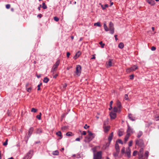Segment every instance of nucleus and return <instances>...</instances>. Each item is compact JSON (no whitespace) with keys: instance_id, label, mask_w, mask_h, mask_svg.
Returning <instances> with one entry per match:
<instances>
[{"instance_id":"1","label":"nucleus","mask_w":159,"mask_h":159,"mask_svg":"<svg viewBox=\"0 0 159 159\" xmlns=\"http://www.w3.org/2000/svg\"><path fill=\"white\" fill-rule=\"evenodd\" d=\"M144 144L143 141L142 139H140V148L141 149L140 150V159H147L149 154V152L148 151H146L144 155H143V150L144 148Z\"/></svg>"},{"instance_id":"2","label":"nucleus","mask_w":159,"mask_h":159,"mask_svg":"<svg viewBox=\"0 0 159 159\" xmlns=\"http://www.w3.org/2000/svg\"><path fill=\"white\" fill-rule=\"evenodd\" d=\"M88 132L89 133V134L85 137L84 141L85 142L89 143L94 138L95 134L91 133V132L89 130L88 131Z\"/></svg>"},{"instance_id":"3","label":"nucleus","mask_w":159,"mask_h":159,"mask_svg":"<svg viewBox=\"0 0 159 159\" xmlns=\"http://www.w3.org/2000/svg\"><path fill=\"white\" fill-rule=\"evenodd\" d=\"M60 63V60L58 59L55 64L53 66L52 68L51 72H55L57 70V68L59 65Z\"/></svg>"},{"instance_id":"4","label":"nucleus","mask_w":159,"mask_h":159,"mask_svg":"<svg viewBox=\"0 0 159 159\" xmlns=\"http://www.w3.org/2000/svg\"><path fill=\"white\" fill-rule=\"evenodd\" d=\"M102 152L101 151L97 152L96 154H94L93 159H101Z\"/></svg>"},{"instance_id":"5","label":"nucleus","mask_w":159,"mask_h":159,"mask_svg":"<svg viewBox=\"0 0 159 159\" xmlns=\"http://www.w3.org/2000/svg\"><path fill=\"white\" fill-rule=\"evenodd\" d=\"M109 27L110 33L111 34H113L114 32V27L113 24L111 22H110L109 23Z\"/></svg>"},{"instance_id":"6","label":"nucleus","mask_w":159,"mask_h":159,"mask_svg":"<svg viewBox=\"0 0 159 159\" xmlns=\"http://www.w3.org/2000/svg\"><path fill=\"white\" fill-rule=\"evenodd\" d=\"M138 68V66H131L130 68H128L126 70V72L127 73H130L131 71H134Z\"/></svg>"},{"instance_id":"7","label":"nucleus","mask_w":159,"mask_h":159,"mask_svg":"<svg viewBox=\"0 0 159 159\" xmlns=\"http://www.w3.org/2000/svg\"><path fill=\"white\" fill-rule=\"evenodd\" d=\"M81 67L80 65H77L76 67V70L75 71L76 74L78 76L80 75L81 73Z\"/></svg>"},{"instance_id":"8","label":"nucleus","mask_w":159,"mask_h":159,"mask_svg":"<svg viewBox=\"0 0 159 159\" xmlns=\"http://www.w3.org/2000/svg\"><path fill=\"white\" fill-rule=\"evenodd\" d=\"M32 152L31 150L30 151L23 157V159H30L31 157V153Z\"/></svg>"},{"instance_id":"9","label":"nucleus","mask_w":159,"mask_h":159,"mask_svg":"<svg viewBox=\"0 0 159 159\" xmlns=\"http://www.w3.org/2000/svg\"><path fill=\"white\" fill-rule=\"evenodd\" d=\"M34 130V128L33 127H30L28 131L27 136L29 138L30 137Z\"/></svg>"},{"instance_id":"10","label":"nucleus","mask_w":159,"mask_h":159,"mask_svg":"<svg viewBox=\"0 0 159 159\" xmlns=\"http://www.w3.org/2000/svg\"><path fill=\"white\" fill-rule=\"evenodd\" d=\"M110 115L111 119H114L116 117V113L112 111L110 112Z\"/></svg>"},{"instance_id":"11","label":"nucleus","mask_w":159,"mask_h":159,"mask_svg":"<svg viewBox=\"0 0 159 159\" xmlns=\"http://www.w3.org/2000/svg\"><path fill=\"white\" fill-rule=\"evenodd\" d=\"M128 128L127 130V134H129V135H130L131 134L133 133V129L131 128L129 124L127 125Z\"/></svg>"},{"instance_id":"12","label":"nucleus","mask_w":159,"mask_h":159,"mask_svg":"<svg viewBox=\"0 0 159 159\" xmlns=\"http://www.w3.org/2000/svg\"><path fill=\"white\" fill-rule=\"evenodd\" d=\"M128 158H129L131 156V149L129 147L126 149V151L125 152Z\"/></svg>"},{"instance_id":"13","label":"nucleus","mask_w":159,"mask_h":159,"mask_svg":"<svg viewBox=\"0 0 159 159\" xmlns=\"http://www.w3.org/2000/svg\"><path fill=\"white\" fill-rule=\"evenodd\" d=\"M103 128L104 132L107 133L110 130V126L109 125H107V126H103Z\"/></svg>"},{"instance_id":"14","label":"nucleus","mask_w":159,"mask_h":159,"mask_svg":"<svg viewBox=\"0 0 159 159\" xmlns=\"http://www.w3.org/2000/svg\"><path fill=\"white\" fill-rule=\"evenodd\" d=\"M113 133L111 132L109 135L108 139V141L109 142V144L110 143V142H111L113 137Z\"/></svg>"},{"instance_id":"15","label":"nucleus","mask_w":159,"mask_h":159,"mask_svg":"<svg viewBox=\"0 0 159 159\" xmlns=\"http://www.w3.org/2000/svg\"><path fill=\"white\" fill-rule=\"evenodd\" d=\"M43 132V130L42 128H39L36 129V134H40Z\"/></svg>"},{"instance_id":"16","label":"nucleus","mask_w":159,"mask_h":159,"mask_svg":"<svg viewBox=\"0 0 159 159\" xmlns=\"http://www.w3.org/2000/svg\"><path fill=\"white\" fill-rule=\"evenodd\" d=\"M113 111L114 112H118V113H120L121 111V110L119 109L118 107H115L113 108Z\"/></svg>"},{"instance_id":"17","label":"nucleus","mask_w":159,"mask_h":159,"mask_svg":"<svg viewBox=\"0 0 159 159\" xmlns=\"http://www.w3.org/2000/svg\"><path fill=\"white\" fill-rule=\"evenodd\" d=\"M147 2L151 5H153L155 4L154 0H146Z\"/></svg>"},{"instance_id":"18","label":"nucleus","mask_w":159,"mask_h":159,"mask_svg":"<svg viewBox=\"0 0 159 159\" xmlns=\"http://www.w3.org/2000/svg\"><path fill=\"white\" fill-rule=\"evenodd\" d=\"M115 149H116V152H119L120 149L119 146V145L118 143H116L115 145Z\"/></svg>"},{"instance_id":"19","label":"nucleus","mask_w":159,"mask_h":159,"mask_svg":"<svg viewBox=\"0 0 159 159\" xmlns=\"http://www.w3.org/2000/svg\"><path fill=\"white\" fill-rule=\"evenodd\" d=\"M130 135H129V134H127L125 138L124 141L126 143L128 140L129 137Z\"/></svg>"},{"instance_id":"20","label":"nucleus","mask_w":159,"mask_h":159,"mask_svg":"<svg viewBox=\"0 0 159 159\" xmlns=\"http://www.w3.org/2000/svg\"><path fill=\"white\" fill-rule=\"evenodd\" d=\"M56 134L58 136L60 137V139H61L62 138V136L61 134V131H58V132L56 133Z\"/></svg>"},{"instance_id":"21","label":"nucleus","mask_w":159,"mask_h":159,"mask_svg":"<svg viewBox=\"0 0 159 159\" xmlns=\"http://www.w3.org/2000/svg\"><path fill=\"white\" fill-rule=\"evenodd\" d=\"M74 135V134L71 132H68L66 134V135L67 136H72Z\"/></svg>"},{"instance_id":"22","label":"nucleus","mask_w":159,"mask_h":159,"mask_svg":"<svg viewBox=\"0 0 159 159\" xmlns=\"http://www.w3.org/2000/svg\"><path fill=\"white\" fill-rule=\"evenodd\" d=\"M117 107L119 109H120V108L121 107V102L119 101H117Z\"/></svg>"},{"instance_id":"23","label":"nucleus","mask_w":159,"mask_h":159,"mask_svg":"<svg viewBox=\"0 0 159 159\" xmlns=\"http://www.w3.org/2000/svg\"><path fill=\"white\" fill-rule=\"evenodd\" d=\"M128 117L129 119L132 120V121H134L135 120V118H134L133 116L131 114H129L128 115Z\"/></svg>"},{"instance_id":"24","label":"nucleus","mask_w":159,"mask_h":159,"mask_svg":"<svg viewBox=\"0 0 159 159\" xmlns=\"http://www.w3.org/2000/svg\"><path fill=\"white\" fill-rule=\"evenodd\" d=\"M49 79L47 77H46L44 78L43 82L44 83H47L49 81Z\"/></svg>"},{"instance_id":"25","label":"nucleus","mask_w":159,"mask_h":159,"mask_svg":"<svg viewBox=\"0 0 159 159\" xmlns=\"http://www.w3.org/2000/svg\"><path fill=\"white\" fill-rule=\"evenodd\" d=\"M118 47L121 49L123 48L124 47V45L123 43H120L118 45Z\"/></svg>"},{"instance_id":"26","label":"nucleus","mask_w":159,"mask_h":159,"mask_svg":"<svg viewBox=\"0 0 159 159\" xmlns=\"http://www.w3.org/2000/svg\"><path fill=\"white\" fill-rule=\"evenodd\" d=\"M80 52L78 51L75 54V56L74 58L75 59H76L77 58L79 57L80 56Z\"/></svg>"},{"instance_id":"27","label":"nucleus","mask_w":159,"mask_h":159,"mask_svg":"<svg viewBox=\"0 0 159 159\" xmlns=\"http://www.w3.org/2000/svg\"><path fill=\"white\" fill-rule=\"evenodd\" d=\"M103 26H104V28L105 29V30L106 31H107L110 30L107 27V25H106L105 23H104V24Z\"/></svg>"},{"instance_id":"28","label":"nucleus","mask_w":159,"mask_h":159,"mask_svg":"<svg viewBox=\"0 0 159 159\" xmlns=\"http://www.w3.org/2000/svg\"><path fill=\"white\" fill-rule=\"evenodd\" d=\"M26 89L27 92L30 93L32 90V87L30 86L29 88H26Z\"/></svg>"},{"instance_id":"29","label":"nucleus","mask_w":159,"mask_h":159,"mask_svg":"<svg viewBox=\"0 0 159 159\" xmlns=\"http://www.w3.org/2000/svg\"><path fill=\"white\" fill-rule=\"evenodd\" d=\"M123 134V132L120 130L118 132V135L119 136H122Z\"/></svg>"},{"instance_id":"30","label":"nucleus","mask_w":159,"mask_h":159,"mask_svg":"<svg viewBox=\"0 0 159 159\" xmlns=\"http://www.w3.org/2000/svg\"><path fill=\"white\" fill-rule=\"evenodd\" d=\"M42 7L44 9H46L47 8V5L44 2H43L42 3Z\"/></svg>"},{"instance_id":"31","label":"nucleus","mask_w":159,"mask_h":159,"mask_svg":"<svg viewBox=\"0 0 159 159\" xmlns=\"http://www.w3.org/2000/svg\"><path fill=\"white\" fill-rule=\"evenodd\" d=\"M59 152L58 151L56 150L53 152L52 154L54 155H59Z\"/></svg>"},{"instance_id":"32","label":"nucleus","mask_w":159,"mask_h":159,"mask_svg":"<svg viewBox=\"0 0 159 159\" xmlns=\"http://www.w3.org/2000/svg\"><path fill=\"white\" fill-rule=\"evenodd\" d=\"M116 143H120V144H123V141H122V140L121 139H118L116 141Z\"/></svg>"},{"instance_id":"33","label":"nucleus","mask_w":159,"mask_h":159,"mask_svg":"<svg viewBox=\"0 0 159 159\" xmlns=\"http://www.w3.org/2000/svg\"><path fill=\"white\" fill-rule=\"evenodd\" d=\"M107 65L110 66H112V62L110 60L108 62Z\"/></svg>"},{"instance_id":"34","label":"nucleus","mask_w":159,"mask_h":159,"mask_svg":"<svg viewBox=\"0 0 159 159\" xmlns=\"http://www.w3.org/2000/svg\"><path fill=\"white\" fill-rule=\"evenodd\" d=\"M37 109L34 108H32L31 110V111L34 113H36L37 112Z\"/></svg>"},{"instance_id":"35","label":"nucleus","mask_w":159,"mask_h":159,"mask_svg":"<svg viewBox=\"0 0 159 159\" xmlns=\"http://www.w3.org/2000/svg\"><path fill=\"white\" fill-rule=\"evenodd\" d=\"M102 9L104 10H105L106 8L108 7V5L107 4H106L105 5L104 7H103L102 6Z\"/></svg>"},{"instance_id":"36","label":"nucleus","mask_w":159,"mask_h":159,"mask_svg":"<svg viewBox=\"0 0 159 159\" xmlns=\"http://www.w3.org/2000/svg\"><path fill=\"white\" fill-rule=\"evenodd\" d=\"M94 25H96L97 26L100 27L101 26V24L100 22H98L94 24Z\"/></svg>"},{"instance_id":"37","label":"nucleus","mask_w":159,"mask_h":159,"mask_svg":"<svg viewBox=\"0 0 159 159\" xmlns=\"http://www.w3.org/2000/svg\"><path fill=\"white\" fill-rule=\"evenodd\" d=\"M99 44L101 45V47L102 48H103L105 45V44L102 43V41L99 42Z\"/></svg>"},{"instance_id":"38","label":"nucleus","mask_w":159,"mask_h":159,"mask_svg":"<svg viewBox=\"0 0 159 159\" xmlns=\"http://www.w3.org/2000/svg\"><path fill=\"white\" fill-rule=\"evenodd\" d=\"M8 141V139H7L5 142L3 143V145L4 146H6L7 145Z\"/></svg>"},{"instance_id":"39","label":"nucleus","mask_w":159,"mask_h":159,"mask_svg":"<svg viewBox=\"0 0 159 159\" xmlns=\"http://www.w3.org/2000/svg\"><path fill=\"white\" fill-rule=\"evenodd\" d=\"M55 72H53L52 74V76L53 78L56 79L57 78V77L58 76V75L57 74H56L55 75H54Z\"/></svg>"},{"instance_id":"40","label":"nucleus","mask_w":159,"mask_h":159,"mask_svg":"<svg viewBox=\"0 0 159 159\" xmlns=\"http://www.w3.org/2000/svg\"><path fill=\"white\" fill-rule=\"evenodd\" d=\"M119 152H114L113 153V156L115 157H116L119 154Z\"/></svg>"},{"instance_id":"41","label":"nucleus","mask_w":159,"mask_h":159,"mask_svg":"<svg viewBox=\"0 0 159 159\" xmlns=\"http://www.w3.org/2000/svg\"><path fill=\"white\" fill-rule=\"evenodd\" d=\"M108 124V122L107 121H105L103 123V126H107V125Z\"/></svg>"},{"instance_id":"42","label":"nucleus","mask_w":159,"mask_h":159,"mask_svg":"<svg viewBox=\"0 0 159 159\" xmlns=\"http://www.w3.org/2000/svg\"><path fill=\"white\" fill-rule=\"evenodd\" d=\"M125 148L123 147L121 150V153L122 154L124 153H125Z\"/></svg>"},{"instance_id":"43","label":"nucleus","mask_w":159,"mask_h":159,"mask_svg":"<svg viewBox=\"0 0 159 159\" xmlns=\"http://www.w3.org/2000/svg\"><path fill=\"white\" fill-rule=\"evenodd\" d=\"M132 143H133V141L132 140H130L129 141V147H131L132 145Z\"/></svg>"},{"instance_id":"44","label":"nucleus","mask_w":159,"mask_h":159,"mask_svg":"<svg viewBox=\"0 0 159 159\" xmlns=\"http://www.w3.org/2000/svg\"><path fill=\"white\" fill-rule=\"evenodd\" d=\"M53 18H54V20L56 21H58L59 20V18L58 17H57L55 16Z\"/></svg>"},{"instance_id":"45","label":"nucleus","mask_w":159,"mask_h":159,"mask_svg":"<svg viewBox=\"0 0 159 159\" xmlns=\"http://www.w3.org/2000/svg\"><path fill=\"white\" fill-rule=\"evenodd\" d=\"M138 152L137 151H134L133 152V156H135L137 154V153Z\"/></svg>"},{"instance_id":"46","label":"nucleus","mask_w":159,"mask_h":159,"mask_svg":"<svg viewBox=\"0 0 159 159\" xmlns=\"http://www.w3.org/2000/svg\"><path fill=\"white\" fill-rule=\"evenodd\" d=\"M11 5L9 4H7L6 5V7L7 9H9Z\"/></svg>"},{"instance_id":"47","label":"nucleus","mask_w":159,"mask_h":159,"mask_svg":"<svg viewBox=\"0 0 159 159\" xmlns=\"http://www.w3.org/2000/svg\"><path fill=\"white\" fill-rule=\"evenodd\" d=\"M134 75L133 74L130 75L129 76L130 79V80H133L134 78Z\"/></svg>"},{"instance_id":"48","label":"nucleus","mask_w":159,"mask_h":159,"mask_svg":"<svg viewBox=\"0 0 159 159\" xmlns=\"http://www.w3.org/2000/svg\"><path fill=\"white\" fill-rule=\"evenodd\" d=\"M36 118L38 119L39 120H40L41 119V116H40V115H37Z\"/></svg>"},{"instance_id":"49","label":"nucleus","mask_w":159,"mask_h":159,"mask_svg":"<svg viewBox=\"0 0 159 159\" xmlns=\"http://www.w3.org/2000/svg\"><path fill=\"white\" fill-rule=\"evenodd\" d=\"M89 126H88L87 124H86L85 125V126H84V128L85 129H87L88 128H89Z\"/></svg>"},{"instance_id":"50","label":"nucleus","mask_w":159,"mask_h":159,"mask_svg":"<svg viewBox=\"0 0 159 159\" xmlns=\"http://www.w3.org/2000/svg\"><path fill=\"white\" fill-rule=\"evenodd\" d=\"M136 144L138 146H139V141L138 140H137L136 141Z\"/></svg>"},{"instance_id":"51","label":"nucleus","mask_w":159,"mask_h":159,"mask_svg":"<svg viewBox=\"0 0 159 159\" xmlns=\"http://www.w3.org/2000/svg\"><path fill=\"white\" fill-rule=\"evenodd\" d=\"M67 129V127L66 126H64L61 128V129L62 130H65Z\"/></svg>"},{"instance_id":"52","label":"nucleus","mask_w":159,"mask_h":159,"mask_svg":"<svg viewBox=\"0 0 159 159\" xmlns=\"http://www.w3.org/2000/svg\"><path fill=\"white\" fill-rule=\"evenodd\" d=\"M7 113L8 116H10L11 115V113L9 110H8Z\"/></svg>"},{"instance_id":"53","label":"nucleus","mask_w":159,"mask_h":159,"mask_svg":"<svg viewBox=\"0 0 159 159\" xmlns=\"http://www.w3.org/2000/svg\"><path fill=\"white\" fill-rule=\"evenodd\" d=\"M156 48L154 46H152L151 47V49L153 51H155L156 50Z\"/></svg>"},{"instance_id":"54","label":"nucleus","mask_w":159,"mask_h":159,"mask_svg":"<svg viewBox=\"0 0 159 159\" xmlns=\"http://www.w3.org/2000/svg\"><path fill=\"white\" fill-rule=\"evenodd\" d=\"M70 53L68 52H67V53H66V57H67L68 58H69V56L70 55Z\"/></svg>"},{"instance_id":"55","label":"nucleus","mask_w":159,"mask_h":159,"mask_svg":"<svg viewBox=\"0 0 159 159\" xmlns=\"http://www.w3.org/2000/svg\"><path fill=\"white\" fill-rule=\"evenodd\" d=\"M95 54H94L93 55V57L91 58V59H95Z\"/></svg>"},{"instance_id":"56","label":"nucleus","mask_w":159,"mask_h":159,"mask_svg":"<svg viewBox=\"0 0 159 159\" xmlns=\"http://www.w3.org/2000/svg\"><path fill=\"white\" fill-rule=\"evenodd\" d=\"M82 135H86V132L85 131H83L82 133H81Z\"/></svg>"},{"instance_id":"57","label":"nucleus","mask_w":159,"mask_h":159,"mask_svg":"<svg viewBox=\"0 0 159 159\" xmlns=\"http://www.w3.org/2000/svg\"><path fill=\"white\" fill-rule=\"evenodd\" d=\"M41 86H40V85H38L37 86L38 89L37 90L38 91H39L41 90V88H40Z\"/></svg>"},{"instance_id":"58","label":"nucleus","mask_w":159,"mask_h":159,"mask_svg":"<svg viewBox=\"0 0 159 159\" xmlns=\"http://www.w3.org/2000/svg\"><path fill=\"white\" fill-rule=\"evenodd\" d=\"M67 84L66 83H65L63 84V88H65L67 87Z\"/></svg>"},{"instance_id":"59","label":"nucleus","mask_w":159,"mask_h":159,"mask_svg":"<svg viewBox=\"0 0 159 159\" xmlns=\"http://www.w3.org/2000/svg\"><path fill=\"white\" fill-rule=\"evenodd\" d=\"M29 84H30L29 83H27L25 85V88H29Z\"/></svg>"},{"instance_id":"60","label":"nucleus","mask_w":159,"mask_h":159,"mask_svg":"<svg viewBox=\"0 0 159 159\" xmlns=\"http://www.w3.org/2000/svg\"><path fill=\"white\" fill-rule=\"evenodd\" d=\"M117 35L116 34H115L114 35V37L115 38V40H116V41H117V40H118V39L117 37Z\"/></svg>"},{"instance_id":"61","label":"nucleus","mask_w":159,"mask_h":159,"mask_svg":"<svg viewBox=\"0 0 159 159\" xmlns=\"http://www.w3.org/2000/svg\"><path fill=\"white\" fill-rule=\"evenodd\" d=\"M155 119H156V120H159V116H157L155 117Z\"/></svg>"},{"instance_id":"62","label":"nucleus","mask_w":159,"mask_h":159,"mask_svg":"<svg viewBox=\"0 0 159 159\" xmlns=\"http://www.w3.org/2000/svg\"><path fill=\"white\" fill-rule=\"evenodd\" d=\"M42 16V15L41 14L38 15V16H37V17H39L40 18H41Z\"/></svg>"},{"instance_id":"63","label":"nucleus","mask_w":159,"mask_h":159,"mask_svg":"<svg viewBox=\"0 0 159 159\" xmlns=\"http://www.w3.org/2000/svg\"><path fill=\"white\" fill-rule=\"evenodd\" d=\"M113 103V101H111L110 103V106H112V105Z\"/></svg>"},{"instance_id":"64","label":"nucleus","mask_w":159,"mask_h":159,"mask_svg":"<svg viewBox=\"0 0 159 159\" xmlns=\"http://www.w3.org/2000/svg\"><path fill=\"white\" fill-rule=\"evenodd\" d=\"M80 138H77L76 139H75V140L76 141H80Z\"/></svg>"}]
</instances>
